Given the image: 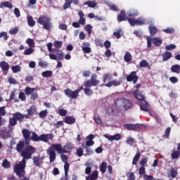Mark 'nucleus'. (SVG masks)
<instances>
[{
	"instance_id": "obj_21",
	"label": "nucleus",
	"mask_w": 180,
	"mask_h": 180,
	"mask_svg": "<svg viewBox=\"0 0 180 180\" xmlns=\"http://www.w3.org/2000/svg\"><path fill=\"white\" fill-rule=\"evenodd\" d=\"M172 57V53L169 51H166L162 54V60L163 61H168L169 58Z\"/></svg>"
},
{
	"instance_id": "obj_60",
	"label": "nucleus",
	"mask_w": 180,
	"mask_h": 180,
	"mask_svg": "<svg viewBox=\"0 0 180 180\" xmlns=\"http://www.w3.org/2000/svg\"><path fill=\"white\" fill-rule=\"evenodd\" d=\"M120 33H122V29L117 30V32H115L113 35L115 36L117 39H120V37H122V34H120Z\"/></svg>"
},
{
	"instance_id": "obj_30",
	"label": "nucleus",
	"mask_w": 180,
	"mask_h": 180,
	"mask_svg": "<svg viewBox=\"0 0 180 180\" xmlns=\"http://www.w3.org/2000/svg\"><path fill=\"white\" fill-rule=\"evenodd\" d=\"M75 122V118L71 116H68L65 119V122H66L67 124H74Z\"/></svg>"
},
{
	"instance_id": "obj_52",
	"label": "nucleus",
	"mask_w": 180,
	"mask_h": 180,
	"mask_svg": "<svg viewBox=\"0 0 180 180\" xmlns=\"http://www.w3.org/2000/svg\"><path fill=\"white\" fill-rule=\"evenodd\" d=\"M175 49H176V46L175 44H169L165 46V50H167V51H169Z\"/></svg>"
},
{
	"instance_id": "obj_8",
	"label": "nucleus",
	"mask_w": 180,
	"mask_h": 180,
	"mask_svg": "<svg viewBox=\"0 0 180 180\" xmlns=\"http://www.w3.org/2000/svg\"><path fill=\"white\" fill-rule=\"evenodd\" d=\"M46 153L48 154V155H49V161L50 163H53L54 162V161H56V151H54V150H53L52 148H49L46 150Z\"/></svg>"
},
{
	"instance_id": "obj_46",
	"label": "nucleus",
	"mask_w": 180,
	"mask_h": 180,
	"mask_svg": "<svg viewBox=\"0 0 180 180\" xmlns=\"http://www.w3.org/2000/svg\"><path fill=\"white\" fill-rule=\"evenodd\" d=\"M25 92L26 95H32L34 92V88L27 87Z\"/></svg>"
},
{
	"instance_id": "obj_41",
	"label": "nucleus",
	"mask_w": 180,
	"mask_h": 180,
	"mask_svg": "<svg viewBox=\"0 0 180 180\" xmlns=\"http://www.w3.org/2000/svg\"><path fill=\"white\" fill-rule=\"evenodd\" d=\"M11 70L14 74H16V72H20L22 68L20 65H17L15 66H12Z\"/></svg>"
},
{
	"instance_id": "obj_53",
	"label": "nucleus",
	"mask_w": 180,
	"mask_h": 180,
	"mask_svg": "<svg viewBox=\"0 0 180 180\" xmlns=\"http://www.w3.org/2000/svg\"><path fill=\"white\" fill-rule=\"evenodd\" d=\"M39 65L42 68H46L47 65H49V63H47L45 60H40L39 61Z\"/></svg>"
},
{
	"instance_id": "obj_29",
	"label": "nucleus",
	"mask_w": 180,
	"mask_h": 180,
	"mask_svg": "<svg viewBox=\"0 0 180 180\" xmlns=\"http://www.w3.org/2000/svg\"><path fill=\"white\" fill-rule=\"evenodd\" d=\"M127 15L129 17L137 16V15H139V11L134 8H132L127 11Z\"/></svg>"
},
{
	"instance_id": "obj_38",
	"label": "nucleus",
	"mask_w": 180,
	"mask_h": 180,
	"mask_svg": "<svg viewBox=\"0 0 180 180\" xmlns=\"http://www.w3.org/2000/svg\"><path fill=\"white\" fill-rule=\"evenodd\" d=\"M32 160L34 165H35V167H39L40 165H41V162H40V158L34 157Z\"/></svg>"
},
{
	"instance_id": "obj_13",
	"label": "nucleus",
	"mask_w": 180,
	"mask_h": 180,
	"mask_svg": "<svg viewBox=\"0 0 180 180\" xmlns=\"http://www.w3.org/2000/svg\"><path fill=\"white\" fill-rule=\"evenodd\" d=\"M103 137H105V139H108V140H109L110 141H113V140H115L116 141H118V140L120 139H121L120 134H117L115 135H109V134H104Z\"/></svg>"
},
{
	"instance_id": "obj_24",
	"label": "nucleus",
	"mask_w": 180,
	"mask_h": 180,
	"mask_svg": "<svg viewBox=\"0 0 180 180\" xmlns=\"http://www.w3.org/2000/svg\"><path fill=\"white\" fill-rule=\"evenodd\" d=\"M98 172H94L90 176L86 178V180H97L98 179Z\"/></svg>"
},
{
	"instance_id": "obj_33",
	"label": "nucleus",
	"mask_w": 180,
	"mask_h": 180,
	"mask_svg": "<svg viewBox=\"0 0 180 180\" xmlns=\"http://www.w3.org/2000/svg\"><path fill=\"white\" fill-rule=\"evenodd\" d=\"M27 23L30 27H33V26L36 25V22L33 20V17L32 15H29L27 17Z\"/></svg>"
},
{
	"instance_id": "obj_23",
	"label": "nucleus",
	"mask_w": 180,
	"mask_h": 180,
	"mask_svg": "<svg viewBox=\"0 0 180 180\" xmlns=\"http://www.w3.org/2000/svg\"><path fill=\"white\" fill-rule=\"evenodd\" d=\"M98 75L96 74H94L91 75V81L93 86H96L99 84V80H96Z\"/></svg>"
},
{
	"instance_id": "obj_42",
	"label": "nucleus",
	"mask_w": 180,
	"mask_h": 180,
	"mask_svg": "<svg viewBox=\"0 0 180 180\" xmlns=\"http://www.w3.org/2000/svg\"><path fill=\"white\" fill-rule=\"evenodd\" d=\"M26 43L27 44H28L29 47L33 49V47H34V40L30 39V38H28L27 40H26Z\"/></svg>"
},
{
	"instance_id": "obj_11",
	"label": "nucleus",
	"mask_w": 180,
	"mask_h": 180,
	"mask_svg": "<svg viewBox=\"0 0 180 180\" xmlns=\"http://www.w3.org/2000/svg\"><path fill=\"white\" fill-rule=\"evenodd\" d=\"M27 114L25 115V119H29L30 116H33L34 113H36V107L34 105H32L30 108L27 110Z\"/></svg>"
},
{
	"instance_id": "obj_7",
	"label": "nucleus",
	"mask_w": 180,
	"mask_h": 180,
	"mask_svg": "<svg viewBox=\"0 0 180 180\" xmlns=\"http://www.w3.org/2000/svg\"><path fill=\"white\" fill-rule=\"evenodd\" d=\"M22 133L25 139V144L27 146L30 144V134H32V131H29V129H22Z\"/></svg>"
},
{
	"instance_id": "obj_15",
	"label": "nucleus",
	"mask_w": 180,
	"mask_h": 180,
	"mask_svg": "<svg viewBox=\"0 0 180 180\" xmlns=\"http://www.w3.org/2000/svg\"><path fill=\"white\" fill-rule=\"evenodd\" d=\"M122 84V81L114 79L112 81L109 82L108 84H105V86L110 88V86H119Z\"/></svg>"
},
{
	"instance_id": "obj_58",
	"label": "nucleus",
	"mask_w": 180,
	"mask_h": 180,
	"mask_svg": "<svg viewBox=\"0 0 180 180\" xmlns=\"http://www.w3.org/2000/svg\"><path fill=\"white\" fill-rule=\"evenodd\" d=\"M91 71L89 70H84L82 72V77H84V78H88V77H91Z\"/></svg>"
},
{
	"instance_id": "obj_16",
	"label": "nucleus",
	"mask_w": 180,
	"mask_h": 180,
	"mask_svg": "<svg viewBox=\"0 0 180 180\" xmlns=\"http://www.w3.org/2000/svg\"><path fill=\"white\" fill-rule=\"evenodd\" d=\"M79 0H73V3L75 5H78ZM71 4H72V0H65V4L63 6L64 9H68L70 8Z\"/></svg>"
},
{
	"instance_id": "obj_32",
	"label": "nucleus",
	"mask_w": 180,
	"mask_h": 180,
	"mask_svg": "<svg viewBox=\"0 0 180 180\" xmlns=\"http://www.w3.org/2000/svg\"><path fill=\"white\" fill-rule=\"evenodd\" d=\"M23 147H25V142L20 141L19 143L16 146V150L18 153H22L23 151Z\"/></svg>"
},
{
	"instance_id": "obj_62",
	"label": "nucleus",
	"mask_w": 180,
	"mask_h": 180,
	"mask_svg": "<svg viewBox=\"0 0 180 180\" xmlns=\"http://www.w3.org/2000/svg\"><path fill=\"white\" fill-rule=\"evenodd\" d=\"M128 22L131 26H135L136 25V20L134 18H128Z\"/></svg>"
},
{
	"instance_id": "obj_5",
	"label": "nucleus",
	"mask_w": 180,
	"mask_h": 180,
	"mask_svg": "<svg viewBox=\"0 0 180 180\" xmlns=\"http://www.w3.org/2000/svg\"><path fill=\"white\" fill-rule=\"evenodd\" d=\"M50 148H52V150H55V151H56L58 154H67V151H65V149H63L61 144H52Z\"/></svg>"
},
{
	"instance_id": "obj_12",
	"label": "nucleus",
	"mask_w": 180,
	"mask_h": 180,
	"mask_svg": "<svg viewBox=\"0 0 180 180\" xmlns=\"http://www.w3.org/2000/svg\"><path fill=\"white\" fill-rule=\"evenodd\" d=\"M124 127L127 130H139L140 124H125Z\"/></svg>"
},
{
	"instance_id": "obj_54",
	"label": "nucleus",
	"mask_w": 180,
	"mask_h": 180,
	"mask_svg": "<svg viewBox=\"0 0 180 180\" xmlns=\"http://www.w3.org/2000/svg\"><path fill=\"white\" fill-rule=\"evenodd\" d=\"M18 32H19V27H15L14 28H11L9 30L10 34H16V33H18Z\"/></svg>"
},
{
	"instance_id": "obj_63",
	"label": "nucleus",
	"mask_w": 180,
	"mask_h": 180,
	"mask_svg": "<svg viewBox=\"0 0 180 180\" xmlns=\"http://www.w3.org/2000/svg\"><path fill=\"white\" fill-rule=\"evenodd\" d=\"M84 85L86 86V88H91V86H94V84H92V82L91 80L85 82Z\"/></svg>"
},
{
	"instance_id": "obj_39",
	"label": "nucleus",
	"mask_w": 180,
	"mask_h": 180,
	"mask_svg": "<svg viewBox=\"0 0 180 180\" xmlns=\"http://www.w3.org/2000/svg\"><path fill=\"white\" fill-rule=\"evenodd\" d=\"M140 153H137L135 156L133 158L132 160V165H136V164H137L139 162V160H140Z\"/></svg>"
},
{
	"instance_id": "obj_35",
	"label": "nucleus",
	"mask_w": 180,
	"mask_h": 180,
	"mask_svg": "<svg viewBox=\"0 0 180 180\" xmlns=\"http://www.w3.org/2000/svg\"><path fill=\"white\" fill-rule=\"evenodd\" d=\"M108 168V163L103 162V163H101V166H100V171L102 174H105V172H106V169Z\"/></svg>"
},
{
	"instance_id": "obj_17",
	"label": "nucleus",
	"mask_w": 180,
	"mask_h": 180,
	"mask_svg": "<svg viewBox=\"0 0 180 180\" xmlns=\"http://www.w3.org/2000/svg\"><path fill=\"white\" fill-rule=\"evenodd\" d=\"M148 25H150L148 28H149V32H150V36H155V34L157 33V27H155L154 25H153V24H151V21H150V20L148 21Z\"/></svg>"
},
{
	"instance_id": "obj_2",
	"label": "nucleus",
	"mask_w": 180,
	"mask_h": 180,
	"mask_svg": "<svg viewBox=\"0 0 180 180\" xmlns=\"http://www.w3.org/2000/svg\"><path fill=\"white\" fill-rule=\"evenodd\" d=\"M115 106L120 110H127L131 108L132 104L130 100L122 98L115 101Z\"/></svg>"
},
{
	"instance_id": "obj_48",
	"label": "nucleus",
	"mask_w": 180,
	"mask_h": 180,
	"mask_svg": "<svg viewBox=\"0 0 180 180\" xmlns=\"http://www.w3.org/2000/svg\"><path fill=\"white\" fill-rule=\"evenodd\" d=\"M63 150H65L66 153H68V151H71V150H72V145L71 143H66Z\"/></svg>"
},
{
	"instance_id": "obj_22",
	"label": "nucleus",
	"mask_w": 180,
	"mask_h": 180,
	"mask_svg": "<svg viewBox=\"0 0 180 180\" xmlns=\"http://www.w3.org/2000/svg\"><path fill=\"white\" fill-rule=\"evenodd\" d=\"M56 54L57 60H64V53L61 50H55Z\"/></svg>"
},
{
	"instance_id": "obj_18",
	"label": "nucleus",
	"mask_w": 180,
	"mask_h": 180,
	"mask_svg": "<svg viewBox=\"0 0 180 180\" xmlns=\"http://www.w3.org/2000/svg\"><path fill=\"white\" fill-rule=\"evenodd\" d=\"M0 8L1 9H3V8H8V9H12V8H13V5L9 1H4L0 4Z\"/></svg>"
},
{
	"instance_id": "obj_50",
	"label": "nucleus",
	"mask_w": 180,
	"mask_h": 180,
	"mask_svg": "<svg viewBox=\"0 0 180 180\" xmlns=\"http://www.w3.org/2000/svg\"><path fill=\"white\" fill-rule=\"evenodd\" d=\"M84 91L85 95H86L87 96H91L94 94V91H92L91 89L88 88L84 89Z\"/></svg>"
},
{
	"instance_id": "obj_4",
	"label": "nucleus",
	"mask_w": 180,
	"mask_h": 180,
	"mask_svg": "<svg viewBox=\"0 0 180 180\" xmlns=\"http://www.w3.org/2000/svg\"><path fill=\"white\" fill-rule=\"evenodd\" d=\"M38 23H39V25H42L46 30H50V29L53 27V23H51V18L47 16L41 15L38 19Z\"/></svg>"
},
{
	"instance_id": "obj_43",
	"label": "nucleus",
	"mask_w": 180,
	"mask_h": 180,
	"mask_svg": "<svg viewBox=\"0 0 180 180\" xmlns=\"http://www.w3.org/2000/svg\"><path fill=\"white\" fill-rule=\"evenodd\" d=\"M103 82H108L112 79V75L110 74H105L103 76Z\"/></svg>"
},
{
	"instance_id": "obj_28",
	"label": "nucleus",
	"mask_w": 180,
	"mask_h": 180,
	"mask_svg": "<svg viewBox=\"0 0 180 180\" xmlns=\"http://www.w3.org/2000/svg\"><path fill=\"white\" fill-rule=\"evenodd\" d=\"M153 43L154 46H160L162 44V40L160 37H155L153 39Z\"/></svg>"
},
{
	"instance_id": "obj_51",
	"label": "nucleus",
	"mask_w": 180,
	"mask_h": 180,
	"mask_svg": "<svg viewBox=\"0 0 180 180\" xmlns=\"http://www.w3.org/2000/svg\"><path fill=\"white\" fill-rule=\"evenodd\" d=\"M179 155H180V153H179L178 150L174 151L171 155L172 160H176L179 158Z\"/></svg>"
},
{
	"instance_id": "obj_34",
	"label": "nucleus",
	"mask_w": 180,
	"mask_h": 180,
	"mask_svg": "<svg viewBox=\"0 0 180 180\" xmlns=\"http://www.w3.org/2000/svg\"><path fill=\"white\" fill-rule=\"evenodd\" d=\"M44 78H50V77H53V71L51 70H46L42 72L41 74Z\"/></svg>"
},
{
	"instance_id": "obj_55",
	"label": "nucleus",
	"mask_w": 180,
	"mask_h": 180,
	"mask_svg": "<svg viewBox=\"0 0 180 180\" xmlns=\"http://www.w3.org/2000/svg\"><path fill=\"white\" fill-rule=\"evenodd\" d=\"M58 113L60 115V116H67V110L60 108L58 110Z\"/></svg>"
},
{
	"instance_id": "obj_57",
	"label": "nucleus",
	"mask_w": 180,
	"mask_h": 180,
	"mask_svg": "<svg viewBox=\"0 0 180 180\" xmlns=\"http://www.w3.org/2000/svg\"><path fill=\"white\" fill-rule=\"evenodd\" d=\"M94 120L97 124H102V120H101V118L98 115H94Z\"/></svg>"
},
{
	"instance_id": "obj_19",
	"label": "nucleus",
	"mask_w": 180,
	"mask_h": 180,
	"mask_svg": "<svg viewBox=\"0 0 180 180\" xmlns=\"http://www.w3.org/2000/svg\"><path fill=\"white\" fill-rule=\"evenodd\" d=\"M13 116L14 118L18 120L20 123H22V122H23V119L25 118V115H22L20 112H15V114H13Z\"/></svg>"
},
{
	"instance_id": "obj_10",
	"label": "nucleus",
	"mask_w": 180,
	"mask_h": 180,
	"mask_svg": "<svg viewBox=\"0 0 180 180\" xmlns=\"http://www.w3.org/2000/svg\"><path fill=\"white\" fill-rule=\"evenodd\" d=\"M53 134H42L40 135L39 141H44V143H49V140H53Z\"/></svg>"
},
{
	"instance_id": "obj_1",
	"label": "nucleus",
	"mask_w": 180,
	"mask_h": 180,
	"mask_svg": "<svg viewBox=\"0 0 180 180\" xmlns=\"http://www.w3.org/2000/svg\"><path fill=\"white\" fill-rule=\"evenodd\" d=\"M36 151V148L32 146H27L21 152L22 156V160L19 163H17L14 167V172L19 178H23L25 176V168H26V160H30L32 155Z\"/></svg>"
},
{
	"instance_id": "obj_25",
	"label": "nucleus",
	"mask_w": 180,
	"mask_h": 180,
	"mask_svg": "<svg viewBox=\"0 0 180 180\" xmlns=\"http://www.w3.org/2000/svg\"><path fill=\"white\" fill-rule=\"evenodd\" d=\"M171 72L176 74H179L180 72V65H173L171 67Z\"/></svg>"
},
{
	"instance_id": "obj_31",
	"label": "nucleus",
	"mask_w": 180,
	"mask_h": 180,
	"mask_svg": "<svg viewBox=\"0 0 180 180\" xmlns=\"http://www.w3.org/2000/svg\"><path fill=\"white\" fill-rule=\"evenodd\" d=\"M0 67L3 71H8L9 70V64L5 61L1 62Z\"/></svg>"
},
{
	"instance_id": "obj_47",
	"label": "nucleus",
	"mask_w": 180,
	"mask_h": 180,
	"mask_svg": "<svg viewBox=\"0 0 180 180\" xmlns=\"http://www.w3.org/2000/svg\"><path fill=\"white\" fill-rule=\"evenodd\" d=\"M83 5H88L89 8H95V6H96V3L94 1H86Z\"/></svg>"
},
{
	"instance_id": "obj_64",
	"label": "nucleus",
	"mask_w": 180,
	"mask_h": 180,
	"mask_svg": "<svg viewBox=\"0 0 180 180\" xmlns=\"http://www.w3.org/2000/svg\"><path fill=\"white\" fill-rule=\"evenodd\" d=\"M143 179H144L145 180H155V179H154V177H153V176H150V175H147V174H145V175L143 176Z\"/></svg>"
},
{
	"instance_id": "obj_3",
	"label": "nucleus",
	"mask_w": 180,
	"mask_h": 180,
	"mask_svg": "<svg viewBox=\"0 0 180 180\" xmlns=\"http://www.w3.org/2000/svg\"><path fill=\"white\" fill-rule=\"evenodd\" d=\"M135 96L139 102V105L140 106L141 110H143L144 112H148V109L150 108V105H148V103L144 100V95L143 94L140 93L139 90H137L135 92Z\"/></svg>"
},
{
	"instance_id": "obj_44",
	"label": "nucleus",
	"mask_w": 180,
	"mask_h": 180,
	"mask_svg": "<svg viewBox=\"0 0 180 180\" xmlns=\"http://www.w3.org/2000/svg\"><path fill=\"white\" fill-rule=\"evenodd\" d=\"M144 23H146V19L143 18H139L136 20L137 26H142V25H144Z\"/></svg>"
},
{
	"instance_id": "obj_36",
	"label": "nucleus",
	"mask_w": 180,
	"mask_h": 180,
	"mask_svg": "<svg viewBox=\"0 0 180 180\" xmlns=\"http://www.w3.org/2000/svg\"><path fill=\"white\" fill-rule=\"evenodd\" d=\"M139 67H141V68H146L147 67L148 68H150V63H148L147 60H143L142 61L140 62Z\"/></svg>"
},
{
	"instance_id": "obj_6",
	"label": "nucleus",
	"mask_w": 180,
	"mask_h": 180,
	"mask_svg": "<svg viewBox=\"0 0 180 180\" xmlns=\"http://www.w3.org/2000/svg\"><path fill=\"white\" fill-rule=\"evenodd\" d=\"M64 92L68 98H70L71 99H77V98H78V92L77 90L72 91V90L68 89L64 90Z\"/></svg>"
},
{
	"instance_id": "obj_49",
	"label": "nucleus",
	"mask_w": 180,
	"mask_h": 180,
	"mask_svg": "<svg viewBox=\"0 0 180 180\" xmlns=\"http://www.w3.org/2000/svg\"><path fill=\"white\" fill-rule=\"evenodd\" d=\"M127 144H128V146H133V144H134V139L131 136L127 138Z\"/></svg>"
},
{
	"instance_id": "obj_20",
	"label": "nucleus",
	"mask_w": 180,
	"mask_h": 180,
	"mask_svg": "<svg viewBox=\"0 0 180 180\" xmlns=\"http://www.w3.org/2000/svg\"><path fill=\"white\" fill-rule=\"evenodd\" d=\"M169 178H176V176L178 175V172H176V170H175V169L174 168H171L167 174Z\"/></svg>"
},
{
	"instance_id": "obj_59",
	"label": "nucleus",
	"mask_w": 180,
	"mask_h": 180,
	"mask_svg": "<svg viewBox=\"0 0 180 180\" xmlns=\"http://www.w3.org/2000/svg\"><path fill=\"white\" fill-rule=\"evenodd\" d=\"M70 169V163H68V162L65 163L64 169H65V176H67V175H68V169Z\"/></svg>"
},
{
	"instance_id": "obj_9",
	"label": "nucleus",
	"mask_w": 180,
	"mask_h": 180,
	"mask_svg": "<svg viewBox=\"0 0 180 180\" xmlns=\"http://www.w3.org/2000/svg\"><path fill=\"white\" fill-rule=\"evenodd\" d=\"M136 74V72H131V74L127 77V80L129 82H131V81H133V84H136L139 77H137V75Z\"/></svg>"
},
{
	"instance_id": "obj_26",
	"label": "nucleus",
	"mask_w": 180,
	"mask_h": 180,
	"mask_svg": "<svg viewBox=\"0 0 180 180\" xmlns=\"http://www.w3.org/2000/svg\"><path fill=\"white\" fill-rule=\"evenodd\" d=\"M117 20H120V22L126 20V11L124 10L121 11L120 15L117 16Z\"/></svg>"
},
{
	"instance_id": "obj_56",
	"label": "nucleus",
	"mask_w": 180,
	"mask_h": 180,
	"mask_svg": "<svg viewBox=\"0 0 180 180\" xmlns=\"http://www.w3.org/2000/svg\"><path fill=\"white\" fill-rule=\"evenodd\" d=\"M2 167H4L5 169L9 168V167H11V163L8 161V160H4L2 163Z\"/></svg>"
},
{
	"instance_id": "obj_45",
	"label": "nucleus",
	"mask_w": 180,
	"mask_h": 180,
	"mask_svg": "<svg viewBox=\"0 0 180 180\" xmlns=\"http://www.w3.org/2000/svg\"><path fill=\"white\" fill-rule=\"evenodd\" d=\"M17 124H18V121L15 117H13V118H10L9 120L10 126H12V127L16 126Z\"/></svg>"
},
{
	"instance_id": "obj_40",
	"label": "nucleus",
	"mask_w": 180,
	"mask_h": 180,
	"mask_svg": "<svg viewBox=\"0 0 180 180\" xmlns=\"http://www.w3.org/2000/svg\"><path fill=\"white\" fill-rule=\"evenodd\" d=\"M34 53V49L32 48L29 47L28 49H25L24 51V56H30V54H33Z\"/></svg>"
},
{
	"instance_id": "obj_14",
	"label": "nucleus",
	"mask_w": 180,
	"mask_h": 180,
	"mask_svg": "<svg viewBox=\"0 0 180 180\" xmlns=\"http://www.w3.org/2000/svg\"><path fill=\"white\" fill-rule=\"evenodd\" d=\"M82 49L84 51V53H86L87 54H89L91 53V44L89 42H84L82 45Z\"/></svg>"
},
{
	"instance_id": "obj_61",
	"label": "nucleus",
	"mask_w": 180,
	"mask_h": 180,
	"mask_svg": "<svg viewBox=\"0 0 180 180\" xmlns=\"http://www.w3.org/2000/svg\"><path fill=\"white\" fill-rule=\"evenodd\" d=\"M148 161V158H144L139 162V164L140 165H141V167H144L146 164H147Z\"/></svg>"
},
{
	"instance_id": "obj_37",
	"label": "nucleus",
	"mask_w": 180,
	"mask_h": 180,
	"mask_svg": "<svg viewBox=\"0 0 180 180\" xmlns=\"http://www.w3.org/2000/svg\"><path fill=\"white\" fill-rule=\"evenodd\" d=\"M30 140H32V141H40V136H39L35 132H32Z\"/></svg>"
},
{
	"instance_id": "obj_27",
	"label": "nucleus",
	"mask_w": 180,
	"mask_h": 180,
	"mask_svg": "<svg viewBox=\"0 0 180 180\" xmlns=\"http://www.w3.org/2000/svg\"><path fill=\"white\" fill-rule=\"evenodd\" d=\"M132 56H131V53H130V52H125V54L124 56V60L125 61V63H130V61L131 60Z\"/></svg>"
}]
</instances>
